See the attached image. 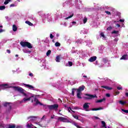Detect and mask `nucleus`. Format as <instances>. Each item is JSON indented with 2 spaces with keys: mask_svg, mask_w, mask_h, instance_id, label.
<instances>
[{
  "mask_svg": "<svg viewBox=\"0 0 128 128\" xmlns=\"http://www.w3.org/2000/svg\"><path fill=\"white\" fill-rule=\"evenodd\" d=\"M68 112H70V110H72V108H70V107H67Z\"/></svg>",
  "mask_w": 128,
  "mask_h": 128,
  "instance_id": "nucleus-39",
  "label": "nucleus"
},
{
  "mask_svg": "<svg viewBox=\"0 0 128 128\" xmlns=\"http://www.w3.org/2000/svg\"><path fill=\"white\" fill-rule=\"evenodd\" d=\"M4 125H0V128H4Z\"/></svg>",
  "mask_w": 128,
  "mask_h": 128,
  "instance_id": "nucleus-49",
  "label": "nucleus"
},
{
  "mask_svg": "<svg viewBox=\"0 0 128 128\" xmlns=\"http://www.w3.org/2000/svg\"><path fill=\"white\" fill-rule=\"evenodd\" d=\"M106 96H107V98H110V94H106Z\"/></svg>",
  "mask_w": 128,
  "mask_h": 128,
  "instance_id": "nucleus-47",
  "label": "nucleus"
},
{
  "mask_svg": "<svg viewBox=\"0 0 128 128\" xmlns=\"http://www.w3.org/2000/svg\"><path fill=\"white\" fill-rule=\"evenodd\" d=\"M83 78H88V76H86V75H84V76H83Z\"/></svg>",
  "mask_w": 128,
  "mask_h": 128,
  "instance_id": "nucleus-58",
  "label": "nucleus"
},
{
  "mask_svg": "<svg viewBox=\"0 0 128 128\" xmlns=\"http://www.w3.org/2000/svg\"><path fill=\"white\" fill-rule=\"evenodd\" d=\"M44 108H48V106H50V105H43Z\"/></svg>",
  "mask_w": 128,
  "mask_h": 128,
  "instance_id": "nucleus-45",
  "label": "nucleus"
},
{
  "mask_svg": "<svg viewBox=\"0 0 128 128\" xmlns=\"http://www.w3.org/2000/svg\"><path fill=\"white\" fill-rule=\"evenodd\" d=\"M55 60L56 62H60V56H57Z\"/></svg>",
  "mask_w": 128,
  "mask_h": 128,
  "instance_id": "nucleus-16",
  "label": "nucleus"
},
{
  "mask_svg": "<svg viewBox=\"0 0 128 128\" xmlns=\"http://www.w3.org/2000/svg\"><path fill=\"white\" fill-rule=\"evenodd\" d=\"M9 106V109L10 110H12V106L10 105V102H6L5 104H4V106Z\"/></svg>",
  "mask_w": 128,
  "mask_h": 128,
  "instance_id": "nucleus-13",
  "label": "nucleus"
},
{
  "mask_svg": "<svg viewBox=\"0 0 128 128\" xmlns=\"http://www.w3.org/2000/svg\"><path fill=\"white\" fill-rule=\"evenodd\" d=\"M102 128H106V122H104V121H102Z\"/></svg>",
  "mask_w": 128,
  "mask_h": 128,
  "instance_id": "nucleus-21",
  "label": "nucleus"
},
{
  "mask_svg": "<svg viewBox=\"0 0 128 128\" xmlns=\"http://www.w3.org/2000/svg\"><path fill=\"white\" fill-rule=\"evenodd\" d=\"M80 94H82V92H77V98H82V96H80Z\"/></svg>",
  "mask_w": 128,
  "mask_h": 128,
  "instance_id": "nucleus-18",
  "label": "nucleus"
},
{
  "mask_svg": "<svg viewBox=\"0 0 128 128\" xmlns=\"http://www.w3.org/2000/svg\"><path fill=\"white\" fill-rule=\"evenodd\" d=\"M116 26L118 27V28H120V24H116Z\"/></svg>",
  "mask_w": 128,
  "mask_h": 128,
  "instance_id": "nucleus-53",
  "label": "nucleus"
},
{
  "mask_svg": "<svg viewBox=\"0 0 128 128\" xmlns=\"http://www.w3.org/2000/svg\"><path fill=\"white\" fill-rule=\"evenodd\" d=\"M115 94H120V92H119V91L118 90H116L115 91Z\"/></svg>",
  "mask_w": 128,
  "mask_h": 128,
  "instance_id": "nucleus-44",
  "label": "nucleus"
},
{
  "mask_svg": "<svg viewBox=\"0 0 128 128\" xmlns=\"http://www.w3.org/2000/svg\"><path fill=\"white\" fill-rule=\"evenodd\" d=\"M102 102H106V98H104L102 99L98 100L97 101H96V103Z\"/></svg>",
  "mask_w": 128,
  "mask_h": 128,
  "instance_id": "nucleus-15",
  "label": "nucleus"
},
{
  "mask_svg": "<svg viewBox=\"0 0 128 128\" xmlns=\"http://www.w3.org/2000/svg\"><path fill=\"white\" fill-rule=\"evenodd\" d=\"M29 118H32L31 120H36V116H30L29 117Z\"/></svg>",
  "mask_w": 128,
  "mask_h": 128,
  "instance_id": "nucleus-24",
  "label": "nucleus"
},
{
  "mask_svg": "<svg viewBox=\"0 0 128 128\" xmlns=\"http://www.w3.org/2000/svg\"><path fill=\"white\" fill-rule=\"evenodd\" d=\"M10 6H14V4H11L10 5Z\"/></svg>",
  "mask_w": 128,
  "mask_h": 128,
  "instance_id": "nucleus-57",
  "label": "nucleus"
},
{
  "mask_svg": "<svg viewBox=\"0 0 128 128\" xmlns=\"http://www.w3.org/2000/svg\"><path fill=\"white\" fill-rule=\"evenodd\" d=\"M105 12L106 14H108V15H110L111 14H110V12H108V11H105Z\"/></svg>",
  "mask_w": 128,
  "mask_h": 128,
  "instance_id": "nucleus-41",
  "label": "nucleus"
},
{
  "mask_svg": "<svg viewBox=\"0 0 128 128\" xmlns=\"http://www.w3.org/2000/svg\"><path fill=\"white\" fill-rule=\"evenodd\" d=\"M30 98H31L30 97L27 98H23V100H24V102H28V100H30Z\"/></svg>",
  "mask_w": 128,
  "mask_h": 128,
  "instance_id": "nucleus-26",
  "label": "nucleus"
},
{
  "mask_svg": "<svg viewBox=\"0 0 128 128\" xmlns=\"http://www.w3.org/2000/svg\"><path fill=\"white\" fill-rule=\"evenodd\" d=\"M120 60H128V54H124V55H123L122 56V58H120Z\"/></svg>",
  "mask_w": 128,
  "mask_h": 128,
  "instance_id": "nucleus-12",
  "label": "nucleus"
},
{
  "mask_svg": "<svg viewBox=\"0 0 128 128\" xmlns=\"http://www.w3.org/2000/svg\"><path fill=\"white\" fill-rule=\"evenodd\" d=\"M117 90H122V87L118 86V87H117Z\"/></svg>",
  "mask_w": 128,
  "mask_h": 128,
  "instance_id": "nucleus-43",
  "label": "nucleus"
},
{
  "mask_svg": "<svg viewBox=\"0 0 128 128\" xmlns=\"http://www.w3.org/2000/svg\"><path fill=\"white\" fill-rule=\"evenodd\" d=\"M71 111L72 112H74H74H76L72 110Z\"/></svg>",
  "mask_w": 128,
  "mask_h": 128,
  "instance_id": "nucleus-60",
  "label": "nucleus"
},
{
  "mask_svg": "<svg viewBox=\"0 0 128 128\" xmlns=\"http://www.w3.org/2000/svg\"><path fill=\"white\" fill-rule=\"evenodd\" d=\"M88 104H90V103L86 102L83 105V108H84V110H86V111H88L87 110L88 108H90V106H88Z\"/></svg>",
  "mask_w": 128,
  "mask_h": 128,
  "instance_id": "nucleus-9",
  "label": "nucleus"
},
{
  "mask_svg": "<svg viewBox=\"0 0 128 128\" xmlns=\"http://www.w3.org/2000/svg\"><path fill=\"white\" fill-rule=\"evenodd\" d=\"M94 118H96V120H100V118L98 116H94Z\"/></svg>",
  "mask_w": 128,
  "mask_h": 128,
  "instance_id": "nucleus-52",
  "label": "nucleus"
},
{
  "mask_svg": "<svg viewBox=\"0 0 128 128\" xmlns=\"http://www.w3.org/2000/svg\"><path fill=\"white\" fill-rule=\"evenodd\" d=\"M4 32L2 29H0V32Z\"/></svg>",
  "mask_w": 128,
  "mask_h": 128,
  "instance_id": "nucleus-55",
  "label": "nucleus"
},
{
  "mask_svg": "<svg viewBox=\"0 0 128 128\" xmlns=\"http://www.w3.org/2000/svg\"><path fill=\"white\" fill-rule=\"evenodd\" d=\"M119 22H124V19H120L119 20Z\"/></svg>",
  "mask_w": 128,
  "mask_h": 128,
  "instance_id": "nucleus-46",
  "label": "nucleus"
},
{
  "mask_svg": "<svg viewBox=\"0 0 128 128\" xmlns=\"http://www.w3.org/2000/svg\"><path fill=\"white\" fill-rule=\"evenodd\" d=\"M58 120H60V122H68V118L62 116L58 117Z\"/></svg>",
  "mask_w": 128,
  "mask_h": 128,
  "instance_id": "nucleus-5",
  "label": "nucleus"
},
{
  "mask_svg": "<svg viewBox=\"0 0 128 128\" xmlns=\"http://www.w3.org/2000/svg\"><path fill=\"white\" fill-rule=\"evenodd\" d=\"M112 34H118V30H114L113 32H112Z\"/></svg>",
  "mask_w": 128,
  "mask_h": 128,
  "instance_id": "nucleus-27",
  "label": "nucleus"
},
{
  "mask_svg": "<svg viewBox=\"0 0 128 128\" xmlns=\"http://www.w3.org/2000/svg\"><path fill=\"white\" fill-rule=\"evenodd\" d=\"M12 0H6L4 2V4H8Z\"/></svg>",
  "mask_w": 128,
  "mask_h": 128,
  "instance_id": "nucleus-31",
  "label": "nucleus"
},
{
  "mask_svg": "<svg viewBox=\"0 0 128 128\" xmlns=\"http://www.w3.org/2000/svg\"><path fill=\"white\" fill-rule=\"evenodd\" d=\"M64 106L65 108H68V106H66V105H64Z\"/></svg>",
  "mask_w": 128,
  "mask_h": 128,
  "instance_id": "nucleus-64",
  "label": "nucleus"
},
{
  "mask_svg": "<svg viewBox=\"0 0 128 128\" xmlns=\"http://www.w3.org/2000/svg\"><path fill=\"white\" fill-rule=\"evenodd\" d=\"M15 56L18 57V54H16Z\"/></svg>",
  "mask_w": 128,
  "mask_h": 128,
  "instance_id": "nucleus-62",
  "label": "nucleus"
},
{
  "mask_svg": "<svg viewBox=\"0 0 128 128\" xmlns=\"http://www.w3.org/2000/svg\"><path fill=\"white\" fill-rule=\"evenodd\" d=\"M44 116L42 118V120H44Z\"/></svg>",
  "mask_w": 128,
  "mask_h": 128,
  "instance_id": "nucleus-61",
  "label": "nucleus"
},
{
  "mask_svg": "<svg viewBox=\"0 0 128 128\" xmlns=\"http://www.w3.org/2000/svg\"><path fill=\"white\" fill-rule=\"evenodd\" d=\"M118 16H120V12H118L117 13Z\"/></svg>",
  "mask_w": 128,
  "mask_h": 128,
  "instance_id": "nucleus-54",
  "label": "nucleus"
},
{
  "mask_svg": "<svg viewBox=\"0 0 128 128\" xmlns=\"http://www.w3.org/2000/svg\"><path fill=\"white\" fill-rule=\"evenodd\" d=\"M112 30V26H110L107 28V30Z\"/></svg>",
  "mask_w": 128,
  "mask_h": 128,
  "instance_id": "nucleus-36",
  "label": "nucleus"
},
{
  "mask_svg": "<svg viewBox=\"0 0 128 128\" xmlns=\"http://www.w3.org/2000/svg\"><path fill=\"white\" fill-rule=\"evenodd\" d=\"M68 64L70 66H72V62H68Z\"/></svg>",
  "mask_w": 128,
  "mask_h": 128,
  "instance_id": "nucleus-40",
  "label": "nucleus"
},
{
  "mask_svg": "<svg viewBox=\"0 0 128 128\" xmlns=\"http://www.w3.org/2000/svg\"><path fill=\"white\" fill-rule=\"evenodd\" d=\"M6 10V6H0V10Z\"/></svg>",
  "mask_w": 128,
  "mask_h": 128,
  "instance_id": "nucleus-25",
  "label": "nucleus"
},
{
  "mask_svg": "<svg viewBox=\"0 0 128 128\" xmlns=\"http://www.w3.org/2000/svg\"><path fill=\"white\" fill-rule=\"evenodd\" d=\"M72 24H76V22H72Z\"/></svg>",
  "mask_w": 128,
  "mask_h": 128,
  "instance_id": "nucleus-59",
  "label": "nucleus"
},
{
  "mask_svg": "<svg viewBox=\"0 0 128 128\" xmlns=\"http://www.w3.org/2000/svg\"><path fill=\"white\" fill-rule=\"evenodd\" d=\"M29 76H33L34 74H32V73H30Z\"/></svg>",
  "mask_w": 128,
  "mask_h": 128,
  "instance_id": "nucleus-50",
  "label": "nucleus"
},
{
  "mask_svg": "<svg viewBox=\"0 0 128 128\" xmlns=\"http://www.w3.org/2000/svg\"><path fill=\"white\" fill-rule=\"evenodd\" d=\"M13 32H16L18 30V27L15 24H14L12 26Z\"/></svg>",
  "mask_w": 128,
  "mask_h": 128,
  "instance_id": "nucleus-17",
  "label": "nucleus"
},
{
  "mask_svg": "<svg viewBox=\"0 0 128 128\" xmlns=\"http://www.w3.org/2000/svg\"><path fill=\"white\" fill-rule=\"evenodd\" d=\"M74 16V14H72L70 16H68V17L65 18V20H68V18H71Z\"/></svg>",
  "mask_w": 128,
  "mask_h": 128,
  "instance_id": "nucleus-34",
  "label": "nucleus"
},
{
  "mask_svg": "<svg viewBox=\"0 0 128 128\" xmlns=\"http://www.w3.org/2000/svg\"><path fill=\"white\" fill-rule=\"evenodd\" d=\"M125 96H126V98H128V92H126L125 94Z\"/></svg>",
  "mask_w": 128,
  "mask_h": 128,
  "instance_id": "nucleus-51",
  "label": "nucleus"
},
{
  "mask_svg": "<svg viewBox=\"0 0 128 128\" xmlns=\"http://www.w3.org/2000/svg\"><path fill=\"white\" fill-rule=\"evenodd\" d=\"M84 86H82L78 87V88L76 89V88H73L72 89V96H74V92H82L84 90Z\"/></svg>",
  "mask_w": 128,
  "mask_h": 128,
  "instance_id": "nucleus-3",
  "label": "nucleus"
},
{
  "mask_svg": "<svg viewBox=\"0 0 128 128\" xmlns=\"http://www.w3.org/2000/svg\"><path fill=\"white\" fill-rule=\"evenodd\" d=\"M34 102H36L35 106H38V104H40V106H44V104L40 102V101H38V100L36 99V98H34Z\"/></svg>",
  "mask_w": 128,
  "mask_h": 128,
  "instance_id": "nucleus-10",
  "label": "nucleus"
},
{
  "mask_svg": "<svg viewBox=\"0 0 128 128\" xmlns=\"http://www.w3.org/2000/svg\"><path fill=\"white\" fill-rule=\"evenodd\" d=\"M48 109L50 110H56L58 108V104H54L53 105H50L49 106H48Z\"/></svg>",
  "mask_w": 128,
  "mask_h": 128,
  "instance_id": "nucleus-4",
  "label": "nucleus"
},
{
  "mask_svg": "<svg viewBox=\"0 0 128 128\" xmlns=\"http://www.w3.org/2000/svg\"><path fill=\"white\" fill-rule=\"evenodd\" d=\"M54 36L52 35V34H50V38L51 40H52V38H54Z\"/></svg>",
  "mask_w": 128,
  "mask_h": 128,
  "instance_id": "nucleus-42",
  "label": "nucleus"
},
{
  "mask_svg": "<svg viewBox=\"0 0 128 128\" xmlns=\"http://www.w3.org/2000/svg\"><path fill=\"white\" fill-rule=\"evenodd\" d=\"M119 103L122 104V106H124V104L126 103V102L122 101V100H120L119 101Z\"/></svg>",
  "mask_w": 128,
  "mask_h": 128,
  "instance_id": "nucleus-28",
  "label": "nucleus"
},
{
  "mask_svg": "<svg viewBox=\"0 0 128 128\" xmlns=\"http://www.w3.org/2000/svg\"><path fill=\"white\" fill-rule=\"evenodd\" d=\"M16 126L15 125H10L8 128H15Z\"/></svg>",
  "mask_w": 128,
  "mask_h": 128,
  "instance_id": "nucleus-37",
  "label": "nucleus"
},
{
  "mask_svg": "<svg viewBox=\"0 0 128 128\" xmlns=\"http://www.w3.org/2000/svg\"><path fill=\"white\" fill-rule=\"evenodd\" d=\"M102 60L104 64H107V62H108V58H103L102 59Z\"/></svg>",
  "mask_w": 128,
  "mask_h": 128,
  "instance_id": "nucleus-19",
  "label": "nucleus"
},
{
  "mask_svg": "<svg viewBox=\"0 0 128 128\" xmlns=\"http://www.w3.org/2000/svg\"><path fill=\"white\" fill-rule=\"evenodd\" d=\"M50 54H52V50H48L46 54L47 56H50Z\"/></svg>",
  "mask_w": 128,
  "mask_h": 128,
  "instance_id": "nucleus-29",
  "label": "nucleus"
},
{
  "mask_svg": "<svg viewBox=\"0 0 128 128\" xmlns=\"http://www.w3.org/2000/svg\"><path fill=\"white\" fill-rule=\"evenodd\" d=\"M13 88L15 92H18L22 94H23V96H28L24 92L26 90H24V89L22 88V87L14 86H13Z\"/></svg>",
  "mask_w": 128,
  "mask_h": 128,
  "instance_id": "nucleus-1",
  "label": "nucleus"
},
{
  "mask_svg": "<svg viewBox=\"0 0 128 128\" xmlns=\"http://www.w3.org/2000/svg\"><path fill=\"white\" fill-rule=\"evenodd\" d=\"M85 96H86L88 97H86L85 98L86 100H90L92 98H96V95H92V94H86Z\"/></svg>",
  "mask_w": 128,
  "mask_h": 128,
  "instance_id": "nucleus-6",
  "label": "nucleus"
},
{
  "mask_svg": "<svg viewBox=\"0 0 128 128\" xmlns=\"http://www.w3.org/2000/svg\"><path fill=\"white\" fill-rule=\"evenodd\" d=\"M55 46L58 47V46H60V43L58 42H56L55 43Z\"/></svg>",
  "mask_w": 128,
  "mask_h": 128,
  "instance_id": "nucleus-30",
  "label": "nucleus"
},
{
  "mask_svg": "<svg viewBox=\"0 0 128 128\" xmlns=\"http://www.w3.org/2000/svg\"><path fill=\"white\" fill-rule=\"evenodd\" d=\"M104 110V108L102 107H100L98 108H93L92 109V110L94 111V110Z\"/></svg>",
  "mask_w": 128,
  "mask_h": 128,
  "instance_id": "nucleus-14",
  "label": "nucleus"
},
{
  "mask_svg": "<svg viewBox=\"0 0 128 128\" xmlns=\"http://www.w3.org/2000/svg\"><path fill=\"white\" fill-rule=\"evenodd\" d=\"M1 86H2V88H8V84H3L0 85V88H1Z\"/></svg>",
  "mask_w": 128,
  "mask_h": 128,
  "instance_id": "nucleus-22",
  "label": "nucleus"
},
{
  "mask_svg": "<svg viewBox=\"0 0 128 128\" xmlns=\"http://www.w3.org/2000/svg\"><path fill=\"white\" fill-rule=\"evenodd\" d=\"M72 110H79L78 107V106H73L72 108Z\"/></svg>",
  "mask_w": 128,
  "mask_h": 128,
  "instance_id": "nucleus-38",
  "label": "nucleus"
},
{
  "mask_svg": "<svg viewBox=\"0 0 128 128\" xmlns=\"http://www.w3.org/2000/svg\"><path fill=\"white\" fill-rule=\"evenodd\" d=\"M100 38H106V37L104 36V32H102L100 34Z\"/></svg>",
  "mask_w": 128,
  "mask_h": 128,
  "instance_id": "nucleus-23",
  "label": "nucleus"
},
{
  "mask_svg": "<svg viewBox=\"0 0 128 128\" xmlns=\"http://www.w3.org/2000/svg\"><path fill=\"white\" fill-rule=\"evenodd\" d=\"M52 42H54V40H52Z\"/></svg>",
  "mask_w": 128,
  "mask_h": 128,
  "instance_id": "nucleus-63",
  "label": "nucleus"
},
{
  "mask_svg": "<svg viewBox=\"0 0 128 128\" xmlns=\"http://www.w3.org/2000/svg\"><path fill=\"white\" fill-rule=\"evenodd\" d=\"M72 116L74 118H76V120H78V116L72 115Z\"/></svg>",
  "mask_w": 128,
  "mask_h": 128,
  "instance_id": "nucleus-35",
  "label": "nucleus"
},
{
  "mask_svg": "<svg viewBox=\"0 0 128 128\" xmlns=\"http://www.w3.org/2000/svg\"><path fill=\"white\" fill-rule=\"evenodd\" d=\"M114 42H118V40L116 38L114 39Z\"/></svg>",
  "mask_w": 128,
  "mask_h": 128,
  "instance_id": "nucleus-56",
  "label": "nucleus"
},
{
  "mask_svg": "<svg viewBox=\"0 0 128 128\" xmlns=\"http://www.w3.org/2000/svg\"><path fill=\"white\" fill-rule=\"evenodd\" d=\"M23 86H24L26 88H28L29 90H34V87L30 84H23Z\"/></svg>",
  "mask_w": 128,
  "mask_h": 128,
  "instance_id": "nucleus-7",
  "label": "nucleus"
},
{
  "mask_svg": "<svg viewBox=\"0 0 128 128\" xmlns=\"http://www.w3.org/2000/svg\"><path fill=\"white\" fill-rule=\"evenodd\" d=\"M121 110H122L124 112H125L126 114H128V110H126L122 108Z\"/></svg>",
  "mask_w": 128,
  "mask_h": 128,
  "instance_id": "nucleus-32",
  "label": "nucleus"
},
{
  "mask_svg": "<svg viewBox=\"0 0 128 128\" xmlns=\"http://www.w3.org/2000/svg\"><path fill=\"white\" fill-rule=\"evenodd\" d=\"M101 88H105L106 90H112V88L108 86H101Z\"/></svg>",
  "mask_w": 128,
  "mask_h": 128,
  "instance_id": "nucleus-11",
  "label": "nucleus"
},
{
  "mask_svg": "<svg viewBox=\"0 0 128 128\" xmlns=\"http://www.w3.org/2000/svg\"><path fill=\"white\" fill-rule=\"evenodd\" d=\"M87 22H88V18H84V19L83 20L84 24H86Z\"/></svg>",
  "mask_w": 128,
  "mask_h": 128,
  "instance_id": "nucleus-33",
  "label": "nucleus"
},
{
  "mask_svg": "<svg viewBox=\"0 0 128 128\" xmlns=\"http://www.w3.org/2000/svg\"><path fill=\"white\" fill-rule=\"evenodd\" d=\"M96 56L90 57V58L88 60V62H96Z\"/></svg>",
  "mask_w": 128,
  "mask_h": 128,
  "instance_id": "nucleus-8",
  "label": "nucleus"
},
{
  "mask_svg": "<svg viewBox=\"0 0 128 128\" xmlns=\"http://www.w3.org/2000/svg\"><path fill=\"white\" fill-rule=\"evenodd\" d=\"M6 52H8V54H10V50H6Z\"/></svg>",
  "mask_w": 128,
  "mask_h": 128,
  "instance_id": "nucleus-48",
  "label": "nucleus"
},
{
  "mask_svg": "<svg viewBox=\"0 0 128 128\" xmlns=\"http://www.w3.org/2000/svg\"><path fill=\"white\" fill-rule=\"evenodd\" d=\"M25 22L27 24H28V26H34V24H32V23L30 22V21H26Z\"/></svg>",
  "mask_w": 128,
  "mask_h": 128,
  "instance_id": "nucleus-20",
  "label": "nucleus"
},
{
  "mask_svg": "<svg viewBox=\"0 0 128 128\" xmlns=\"http://www.w3.org/2000/svg\"><path fill=\"white\" fill-rule=\"evenodd\" d=\"M20 44L22 48H32V44L28 42H20Z\"/></svg>",
  "mask_w": 128,
  "mask_h": 128,
  "instance_id": "nucleus-2",
  "label": "nucleus"
}]
</instances>
